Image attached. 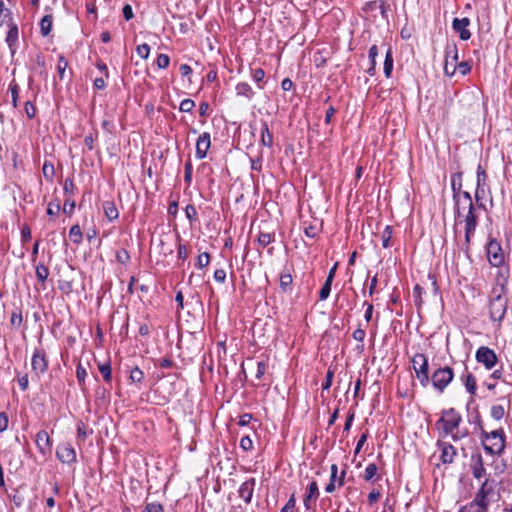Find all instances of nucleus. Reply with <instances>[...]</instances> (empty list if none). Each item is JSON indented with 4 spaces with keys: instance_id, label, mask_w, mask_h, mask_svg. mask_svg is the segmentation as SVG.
I'll return each mask as SVG.
<instances>
[{
    "instance_id": "nucleus-10",
    "label": "nucleus",
    "mask_w": 512,
    "mask_h": 512,
    "mask_svg": "<svg viewBox=\"0 0 512 512\" xmlns=\"http://www.w3.org/2000/svg\"><path fill=\"white\" fill-rule=\"evenodd\" d=\"M475 357L479 363L483 364L486 369L489 370L492 369L497 363L496 353L492 349L485 346L478 348Z\"/></svg>"
},
{
    "instance_id": "nucleus-36",
    "label": "nucleus",
    "mask_w": 512,
    "mask_h": 512,
    "mask_svg": "<svg viewBox=\"0 0 512 512\" xmlns=\"http://www.w3.org/2000/svg\"><path fill=\"white\" fill-rule=\"evenodd\" d=\"M392 238L391 226H386L381 234L382 246L388 248L390 246V240Z\"/></svg>"
},
{
    "instance_id": "nucleus-25",
    "label": "nucleus",
    "mask_w": 512,
    "mask_h": 512,
    "mask_svg": "<svg viewBox=\"0 0 512 512\" xmlns=\"http://www.w3.org/2000/svg\"><path fill=\"white\" fill-rule=\"evenodd\" d=\"M235 89H236L237 95L244 96V97H246L249 100L254 95V91L252 90V87L248 83H246V82L238 83L236 85Z\"/></svg>"
},
{
    "instance_id": "nucleus-16",
    "label": "nucleus",
    "mask_w": 512,
    "mask_h": 512,
    "mask_svg": "<svg viewBox=\"0 0 512 512\" xmlns=\"http://www.w3.org/2000/svg\"><path fill=\"white\" fill-rule=\"evenodd\" d=\"M255 485L256 480L254 478H249L248 480L243 482L239 487V497L242 498L246 504H249L252 500Z\"/></svg>"
},
{
    "instance_id": "nucleus-37",
    "label": "nucleus",
    "mask_w": 512,
    "mask_h": 512,
    "mask_svg": "<svg viewBox=\"0 0 512 512\" xmlns=\"http://www.w3.org/2000/svg\"><path fill=\"white\" fill-rule=\"evenodd\" d=\"M129 378L133 383H141L144 378V373L141 369L135 367L131 370Z\"/></svg>"
},
{
    "instance_id": "nucleus-26",
    "label": "nucleus",
    "mask_w": 512,
    "mask_h": 512,
    "mask_svg": "<svg viewBox=\"0 0 512 512\" xmlns=\"http://www.w3.org/2000/svg\"><path fill=\"white\" fill-rule=\"evenodd\" d=\"M494 488H495V481L491 480L489 478H486L485 481L481 484V486L477 492L480 493L481 495L485 496L486 498H488V496L493 493Z\"/></svg>"
},
{
    "instance_id": "nucleus-61",
    "label": "nucleus",
    "mask_w": 512,
    "mask_h": 512,
    "mask_svg": "<svg viewBox=\"0 0 512 512\" xmlns=\"http://www.w3.org/2000/svg\"><path fill=\"white\" fill-rule=\"evenodd\" d=\"M366 336V333H365V330L362 329V328H357L354 332H353V338L358 341V342H363L364 341V338Z\"/></svg>"
},
{
    "instance_id": "nucleus-15",
    "label": "nucleus",
    "mask_w": 512,
    "mask_h": 512,
    "mask_svg": "<svg viewBox=\"0 0 512 512\" xmlns=\"http://www.w3.org/2000/svg\"><path fill=\"white\" fill-rule=\"evenodd\" d=\"M5 24H7L9 28L5 41L10 49L11 55L13 56L16 52V44L18 41V27L12 22V20L6 21Z\"/></svg>"
},
{
    "instance_id": "nucleus-40",
    "label": "nucleus",
    "mask_w": 512,
    "mask_h": 512,
    "mask_svg": "<svg viewBox=\"0 0 512 512\" xmlns=\"http://www.w3.org/2000/svg\"><path fill=\"white\" fill-rule=\"evenodd\" d=\"M194 107H195V102L192 99L187 98V99H184L181 101L179 110L181 112L188 113V112H191Z\"/></svg>"
},
{
    "instance_id": "nucleus-43",
    "label": "nucleus",
    "mask_w": 512,
    "mask_h": 512,
    "mask_svg": "<svg viewBox=\"0 0 512 512\" xmlns=\"http://www.w3.org/2000/svg\"><path fill=\"white\" fill-rule=\"evenodd\" d=\"M209 262L210 256L208 253L204 252L197 257L196 266L198 268H204L209 264Z\"/></svg>"
},
{
    "instance_id": "nucleus-20",
    "label": "nucleus",
    "mask_w": 512,
    "mask_h": 512,
    "mask_svg": "<svg viewBox=\"0 0 512 512\" xmlns=\"http://www.w3.org/2000/svg\"><path fill=\"white\" fill-rule=\"evenodd\" d=\"M261 135H260V143L266 147H272L273 145V136L269 130L268 124L265 121L261 123Z\"/></svg>"
},
{
    "instance_id": "nucleus-30",
    "label": "nucleus",
    "mask_w": 512,
    "mask_h": 512,
    "mask_svg": "<svg viewBox=\"0 0 512 512\" xmlns=\"http://www.w3.org/2000/svg\"><path fill=\"white\" fill-rule=\"evenodd\" d=\"M69 237L75 244H80L82 242V231L79 225H73L69 231Z\"/></svg>"
},
{
    "instance_id": "nucleus-8",
    "label": "nucleus",
    "mask_w": 512,
    "mask_h": 512,
    "mask_svg": "<svg viewBox=\"0 0 512 512\" xmlns=\"http://www.w3.org/2000/svg\"><path fill=\"white\" fill-rule=\"evenodd\" d=\"M32 370L37 379L42 376L48 368V362L46 359V353L42 348H36L33 352L31 359Z\"/></svg>"
},
{
    "instance_id": "nucleus-34",
    "label": "nucleus",
    "mask_w": 512,
    "mask_h": 512,
    "mask_svg": "<svg viewBox=\"0 0 512 512\" xmlns=\"http://www.w3.org/2000/svg\"><path fill=\"white\" fill-rule=\"evenodd\" d=\"M331 277H327L325 283L323 284L320 292H319V298L320 300H326L331 292Z\"/></svg>"
},
{
    "instance_id": "nucleus-5",
    "label": "nucleus",
    "mask_w": 512,
    "mask_h": 512,
    "mask_svg": "<svg viewBox=\"0 0 512 512\" xmlns=\"http://www.w3.org/2000/svg\"><path fill=\"white\" fill-rule=\"evenodd\" d=\"M454 373L452 368L446 366L443 368H439L434 371L431 377L432 385L439 392H443L444 389L449 385V383L453 380Z\"/></svg>"
},
{
    "instance_id": "nucleus-1",
    "label": "nucleus",
    "mask_w": 512,
    "mask_h": 512,
    "mask_svg": "<svg viewBox=\"0 0 512 512\" xmlns=\"http://www.w3.org/2000/svg\"><path fill=\"white\" fill-rule=\"evenodd\" d=\"M454 210L456 214L455 223H465V250L467 252L477 226V216L471 195L462 194V196L458 197Z\"/></svg>"
},
{
    "instance_id": "nucleus-14",
    "label": "nucleus",
    "mask_w": 512,
    "mask_h": 512,
    "mask_svg": "<svg viewBox=\"0 0 512 512\" xmlns=\"http://www.w3.org/2000/svg\"><path fill=\"white\" fill-rule=\"evenodd\" d=\"M319 497V488L316 481H311L307 487V493L303 503L306 510H311Z\"/></svg>"
},
{
    "instance_id": "nucleus-4",
    "label": "nucleus",
    "mask_w": 512,
    "mask_h": 512,
    "mask_svg": "<svg viewBox=\"0 0 512 512\" xmlns=\"http://www.w3.org/2000/svg\"><path fill=\"white\" fill-rule=\"evenodd\" d=\"M483 438L485 440L491 441L490 445H484V449L486 452L490 454H499L504 450L505 440L504 433L502 430H494L490 433H483Z\"/></svg>"
},
{
    "instance_id": "nucleus-11",
    "label": "nucleus",
    "mask_w": 512,
    "mask_h": 512,
    "mask_svg": "<svg viewBox=\"0 0 512 512\" xmlns=\"http://www.w3.org/2000/svg\"><path fill=\"white\" fill-rule=\"evenodd\" d=\"M56 456L64 464H71L76 461V451L69 443L60 444L57 447Z\"/></svg>"
},
{
    "instance_id": "nucleus-29",
    "label": "nucleus",
    "mask_w": 512,
    "mask_h": 512,
    "mask_svg": "<svg viewBox=\"0 0 512 512\" xmlns=\"http://www.w3.org/2000/svg\"><path fill=\"white\" fill-rule=\"evenodd\" d=\"M98 369L103 376L105 382L110 383L112 381L111 365L109 362L99 363Z\"/></svg>"
},
{
    "instance_id": "nucleus-28",
    "label": "nucleus",
    "mask_w": 512,
    "mask_h": 512,
    "mask_svg": "<svg viewBox=\"0 0 512 512\" xmlns=\"http://www.w3.org/2000/svg\"><path fill=\"white\" fill-rule=\"evenodd\" d=\"M52 29V16L45 15L40 21V31L43 36H47Z\"/></svg>"
},
{
    "instance_id": "nucleus-39",
    "label": "nucleus",
    "mask_w": 512,
    "mask_h": 512,
    "mask_svg": "<svg viewBox=\"0 0 512 512\" xmlns=\"http://www.w3.org/2000/svg\"><path fill=\"white\" fill-rule=\"evenodd\" d=\"M377 471H378V468H377L376 464H374V463L368 464L365 468L364 479L366 481H370L377 474Z\"/></svg>"
},
{
    "instance_id": "nucleus-56",
    "label": "nucleus",
    "mask_w": 512,
    "mask_h": 512,
    "mask_svg": "<svg viewBox=\"0 0 512 512\" xmlns=\"http://www.w3.org/2000/svg\"><path fill=\"white\" fill-rule=\"evenodd\" d=\"M265 77V72L263 69H255L252 73V78L256 83H260Z\"/></svg>"
},
{
    "instance_id": "nucleus-35",
    "label": "nucleus",
    "mask_w": 512,
    "mask_h": 512,
    "mask_svg": "<svg viewBox=\"0 0 512 512\" xmlns=\"http://www.w3.org/2000/svg\"><path fill=\"white\" fill-rule=\"evenodd\" d=\"M292 284V276L290 273L282 272L280 275V287L283 291H287Z\"/></svg>"
},
{
    "instance_id": "nucleus-24",
    "label": "nucleus",
    "mask_w": 512,
    "mask_h": 512,
    "mask_svg": "<svg viewBox=\"0 0 512 512\" xmlns=\"http://www.w3.org/2000/svg\"><path fill=\"white\" fill-rule=\"evenodd\" d=\"M103 209H104L105 216L107 217V219L109 221H113L118 218L119 213H118V210L113 202H110V201L104 202Z\"/></svg>"
},
{
    "instance_id": "nucleus-55",
    "label": "nucleus",
    "mask_w": 512,
    "mask_h": 512,
    "mask_svg": "<svg viewBox=\"0 0 512 512\" xmlns=\"http://www.w3.org/2000/svg\"><path fill=\"white\" fill-rule=\"evenodd\" d=\"M63 190L66 194H73L75 190V184L72 179L67 178L64 182Z\"/></svg>"
},
{
    "instance_id": "nucleus-18",
    "label": "nucleus",
    "mask_w": 512,
    "mask_h": 512,
    "mask_svg": "<svg viewBox=\"0 0 512 512\" xmlns=\"http://www.w3.org/2000/svg\"><path fill=\"white\" fill-rule=\"evenodd\" d=\"M36 444L42 454L50 452L52 443L47 431L41 430L37 433Z\"/></svg>"
},
{
    "instance_id": "nucleus-62",
    "label": "nucleus",
    "mask_w": 512,
    "mask_h": 512,
    "mask_svg": "<svg viewBox=\"0 0 512 512\" xmlns=\"http://www.w3.org/2000/svg\"><path fill=\"white\" fill-rule=\"evenodd\" d=\"M214 279L219 283H223L226 279V272L223 269H217L214 272Z\"/></svg>"
},
{
    "instance_id": "nucleus-27",
    "label": "nucleus",
    "mask_w": 512,
    "mask_h": 512,
    "mask_svg": "<svg viewBox=\"0 0 512 512\" xmlns=\"http://www.w3.org/2000/svg\"><path fill=\"white\" fill-rule=\"evenodd\" d=\"M35 274L38 281L44 283L49 276V269L43 263H39L35 266Z\"/></svg>"
},
{
    "instance_id": "nucleus-51",
    "label": "nucleus",
    "mask_w": 512,
    "mask_h": 512,
    "mask_svg": "<svg viewBox=\"0 0 512 512\" xmlns=\"http://www.w3.org/2000/svg\"><path fill=\"white\" fill-rule=\"evenodd\" d=\"M24 110H25V113L28 118H30V119L34 118V116L36 114V107L34 106V104L32 102L27 101L25 103Z\"/></svg>"
},
{
    "instance_id": "nucleus-31",
    "label": "nucleus",
    "mask_w": 512,
    "mask_h": 512,
    "mask_svg": "<svg viewBox=\"0 0 512 512\" xmlns=\"http://www.w3.org/2000/svg\"><path fill=\"white\" fill-rule=\"evenodd\" d=\"M392 70H393V57H392L391 49H388V51L386 52L385 61H384V74L387 78H389L391 76Z\"/></svg>"
},
{
    "instance_id": "nucleus-64",
    "label": "nucleus",
    "mask_w": 512,
    "mask_h": 512,
    "mask_svg": "<svg viewBox=\"0 0 512 512\" xmlns=\"http://www.w3.org/2000/svg\"><path fill=\"white\" fill-rule=\"evenodd\" d=\"M60 210L59 203H49L47 208V214L50 216L56 215Z\"/></svg>"
},
{
    "instance_id": "nucleus-59",
    "label": "nucleus",
    "mask_w": 512,
    "mask_h": 512,
    "mask_svg": "<svg viewBox=\"0 0 512 512\" xmlns=\"http://www.w3.org/2000/svg\"><path fill=\"white\" fill-rule=\"evenodd\" d=\"M8 416L6 413H0V432H4L8 428Z\"/></svg>"
},
{
    "instance_id": "nucleus-19",
    "label": "nucleus",
    "mask_w": 512,
    "mask_h": 512,
    "mask_svg": "<svg viewBox=\"0 0 512 512\" xmlns=\"http://www.w3.org/2000/svg\"><path fill=\"white\" fill-rule=\"evenodd\" d=\"M451 188L453 191V200L454 205L457 204L458 197L462 196V194H470L467 191H462V177L460 173L453 174L451 177Z\"/></svg>"
},
{
    "instance_id": "nucleus-49",
    "label": "nucleus",
    "mask_w": 512,
    "mask_h": 512,
    "mask_svg": "<svg viewBox=\"0 0 512 512\" xmlns=\"http://www.w3.org/2000/svg\"><path fill=\"white\" fill-rule=\"evenodd\" d=\"M142 512H163V507L159 503H147Z\"/></svg>"
},
{
    "instance_id": "nucleus-22",
    "label": "nucleus",
    "mask_w": 512,
    "mask_h": 512,
    "mask_svg": "<svg viewBox=\"0 0 512 512\" xmlns=\"http://www.w3.org/2000/svg\"><path fill=\"white\" fill-rule=\"evenodd\" d=\"M472 474L474 478L480 479L486 475V469L483 464V460L481 456H478L477 459L474 461L472 467Z\"/></svg>"
},
{
    "instance_id": "nucleus-50",
    "label": "nucleus",
    "mask_w": 512,
    "mask_h": 512,
    "mask_svg": "<svg viewBox=\"0 0 512 512\" xmlns=\"http://www.w3.org/2000/svg\"><path fill=\"white\" fill-rule=\"evenodd\" d=\"M240 447L244 451H249L253 448V441L249 436H244L240 440Z\"/></svg>"
},
{
    "instance_id": "nucleus-60",
    "label": "nucleus",
    "mask_w": 512,
    "mask_h": 512,
    "mask_svg": "<svg viewBox=\"0 0 512 512\" xmlns=\"http://www.w3.org/2000/svg\"><path fill=\"white\" fill-rule=\"evenodd\" d=\"M122 12H123V17L125 18L126 21L131 20L133 18V16H134L132 7L129 4H126L123 7Z\"/></svg>"
},
{
    "instance_id": "nucleus-23",
    "label": "nucleus",
    "mask_w": 512,
    "mask_h": 512,
    "mask_svg": "<svg viewBox=\"0 0 512 512\" xmlns=\"http://www.w3.org/2000/svg\"><path fill=\"white\" fill-rule=\"evenodd\" d=\"M362 9L365 13L373 12L377 9H380L382 16L385 17V2L382 0L366 2Z\"/></svg>"
},
{
    "instance_id": "nucleus-38",
    "label": "nucleus",
    "mask_w": 512,
    "mask_h": 512,
    "mask_svg": "<svg viewBox=\"0 0 512 512\" xmlns=\"http://www.w3.org/2000/svg\"><path fill=\"white\" fill-rule=\"evenodd\" d=\"M505 415V409L502 405H493L491 408V417L495 420H501Z\"/></svg>"
},
{
    "instance_id": "nucleus-13",
    "label": "nucleus",
    "mask_w": 512,
    "mask_h": 512,
    "mask_svg": "<svg viewBox=\"0 0 512 512\" xmlns=\"http://www.w3.org/2000/svg\"><path fill=\"white\" fill-rule=\"evenodd\" d=\"M211 146L210 134L203 132L197 139L196 142V157L198 159H204Z\"/></svg>"
},
{
    "instance_id": "nucleus-52",
    "label": "nucleus",
    "mask_w": 512,
    "mask_h": 512,
    "mask_svg": "<svg viewBox=\"0 0 512 512\" xmlns=\"http://www.w3.org/2000/svg\"><path fill=\"white\" fill-rule=\"evenodd\" d=\"M192 172H193V168H192V164L191 162H186L185 163V173H184V180L187 184H190L191 183V179H192Z\"/></svg>"
},
{
    "instance_id": "nucleus-48",
    "label": "nucleus",
    "mask_w": 512,
    "mask_h": 512,
    "mask_svg": "<svg viewBox=\"0 0 512 512\" xmlns=\"http://www.w3.org/2000/svg\"><path fill=\"white\" fill-rule=\"evenodd\" d=\"M116 259L119 263L125 264L129 261L130 256L125 249H121L116 252Z\"/></svg>"
},
{
    "instance_id": "nucleus-53",
    "label": "nucleus",
    "mask_w": 512,
    "mask_h": 512,
    "mask_svg": "<svg viewBox=\"0 0 512 512\" xmlns=\"http://www.w3.org/2000/svg\"><path fill=\"white\" fill-rule=\"evenodd\" d=\"M185 215L190 221H194L197 215L196 208L193 205H187L185 207Z\"/></svg>"
},
{
    "instance_id": "nucleus-58",
    "label": "nucleus",
    "mask_w": 512,
    "mask_h": 512,
    "mask_svg": "<svg viewBox=\"0 0 512 512\" xmlns=\"http://www.w3.org/2000/svg\"><path fill=\"white\" fill-rule=\"evenodd\" d=\"M267 364L264 361H259L257 363V372L256 378L260 379L266 372Z\"/></svg>"
},
{
    "instance_id": "nucleus-33",
    "label": "nucleus",
    "mask_w": 512,
    "mask_h": 512,
    "mask_svg": "<svg viewBox=\"0 0 512 512\" xmlns=\"http://www.w3.org/2000/svg\"><path fill=\"white\" fill-rule=\"evenodd\" d=\"M274 241V233L261 231L258 235V243L266 247Z\"/></svg>"
},
{
    "instance_id": "nucleus-7",
    "label": "nucleus",
    "mask_w": 512,
    "mask_h": 512,
    "mask_svg": "<svg viewBox=\"0 0 512 512\" xmlns=\"http://www.w3.org/2000/svg\"><path fill=\"white\" fill-rule=\"evenodd\" d=\"M458 48L456 44H448L445 48L444 72L447 76H453L457 70Z\"/></svg>"
},
{
    "instance_id": "nucleus-44",
    "label": "nucleus",
    "mask_w": 512,
    "mask_h": 512,
    "mask_svg": "<svg viewBox=\"0 0 512 512\" xmlns=\"http://www.w3.org/2000/svg\"><path fill=\"white\" fill-rule=\"evenodd\" d=\"M137 54L143 58V59H147L149 57V54H150V46L146 43L144 44H141L139 46H137Z\"/></svg>"
},
{
    "instance_id": "nucleus-47",
    "label": "nucleus",
    "mask_w": 512,
    "mask_h": 512,
    "mask_svg": "<svg viewBox=\"0 0 512 512\" xmlns=\"http://www.w3.org/2000/svg\"><path fill=\"white\" fill-rule=\"evenodd\" d=\"M87 376V371L85 367H83L81 364L77 366L76 369V377L80 385H82L85 381V378Z\"/></svg>"
},
{
    "instance_id": "nucleus-41",
    "label": "nucleus",
    "mask_w": 512,
    "mask_h": 512,
    "mask_svg": "<svg viewBox=\"0 0 512 512\" xmlns=\"http://www.w3.org/2000/svg\"><path fill=\"white\" fill-rule=\"evenodd\" d=\"M170 63V58L167 54H159L156 59V65L159 69H165Z\"/></svg>"
},
{
    "instance_id": "nucleus-46",
    "label": "nucleus",
    "mask_w": 512,
    "mask_h": 512,
    "mask_svg": "<svg viewBox=\"0 0 512 512\" xmlns=\"http://www.w3.org/2000/svg\"><path fill=\"white\" fill-rule=\"evenodd\" d=\"M486 172L482 169L481 166L477 168V187H485L486 182Z\"/></svg>"
},
{
    "instance_id": "nucleus-42",
    "label": "nucleus",
    "mask_w": 512,
    "mask_h": 512,
    "mask_svg": "<svg viewBox=\"0 0 512 512\" xmlns=\"http://www.w3.org/2000/svg\"><path fill=\"white\" fill-rule=\"evenodd\" d=\"M0 17H1V25H4L6 21L12 20L11 13L8 9L4 8V3L0 0Z\"/></svg>"
},
{
    "instance_id": "nucleus-32",
    "label": "nucleus",
    "mask_w": 512,
    "mask_h": 512,
    "mask_svg": "<svg viewBox=\"0 0 512 512\" xmlns=\"http://www.w3.org/2000/svg\"><path fill=\"white\" fill-rule=\"evenodd\" d=\"M464 385L467 389V391L471 394V395H474L475 392H476V388H477V385H476V380H475V377L468 373L466 376H465V379H464Z\"/></svg>"
},
{
    "instance_id": "nucleus-3",
    "label": "nucleus",
    "mask_w": 512,
    "mask_h": 512,
    "mask_svg": "<svg viewBox=\"0 0 512 512\" xmlns=\"http://www.w3.org/2000/svg\"><path fill=\"white\" fill-rule=\"evenodd\" d=\"M412 366L420 384L423 387H426L430 382L428 373V358L422 353H417L412 358Z\"/></svg>"
},
{
    "instance_id": "nucleus-45",
    "label": "nucleus",
    "mask_w": 512,
    "mask_h": 512,
    "mask_svg": "<svg viewBox=\"0 0 512 512\" xmlns=\"http://www.w3.org/2000/svg\"><path fill=\"white\" fill-rule=\"evenodd\" d=\"M67 66H68V62L66 61V59L63 56H60L58 59V63H57V70H58V73H59L61 79L64 78V74H65V70H66Z\"/></svg>"
},
{
    "instance_id": "nucleus-17",
    "label": "nucleus",
    "mask_w": 512,
    "mask_h": 512,
    "mask_svg": "<svg viewBox=\"0 0 512 512\" xmlns=\"http://www.w3.org/2000/svg\"><path fill=\"white\" fill-rule=\"evenodd\" d=\"M438 447L441 451L440 459L444 464H450L454 461L457 454L453 445L445 442H439Z\"/></svg>"
},
{
    "instance_id": "nucleus-54",
    "label": "nucleus",
    "mask_w": 512,
    "mask_h": 512,
    "mask_svg": "<svg viewBox=\"0 0 512 512\" xmlns=\"http://www.w3.org/2000/svg\"><path fill=\"white\" fill-rule=\"evenodd\" d=\"M333 376H334V372L331 369H329L326 374V379L322 383L323 390H328L331 387Z\"/></svg>"
},
{
    "instance_id": "nucleus-57",
    "label": "nucleus",
    "mask_w": 512,
    "mask_h": 512,
    "mask_svg": "<svg viewBox=\"0 0 512 512\" xmlns=\"http://www.w3.org/2000/svg\"><path fill=\"white\" fill-rule=\"evenodd\" d=\"M9 89L11 91L12 96V103L14 106L17 105V99H18V85L15 83H11L9 86Z\"/></svg>"
},
{
    "instance_id": "nucleus-6",
    "label": "nucleus",
    "mask_w": 512,
    "mask_h": 512,
    "mask_svg": "<svg viewBox=\"0 0 512 512\" xmlns=\"http://www.w3.org/2000/svg\"><path fill=\"white\" fill-rule=\"evenodd\" d=\"M487 258L494 267H501L505 262V255L500 243L494 239L487 244Z\"/></svg>"
},
{
    "instance_id": "nucleus-9",
    "label": "nucleus",
    "mask_w": 512,
    "mask_h": 512,
    "mask_svg": "<svg viewBox=\"0 0 512 512\" xmlns=\"http://www.w3.org/2000/svg\"><path fill=\"white\" fill-rule=\"evenodd\" d=\"M507 300L505 297L498 295L490 301V317L493 321L500 322L506 313Z\"/></svg>"
},
{
    "instance_id": "nucleus-2",
    "label": "nucleus",
    "mask_w": 512,
    "mask_h": 512,
    "mask_svg": "<svg viewBox=\"0 0 512 512\" xmlns=\"http://www.w3.org/2000/svg\"><path fill=\"white\" fill-rule=\"evenodd\" d=\"M462 418L461 415L453 408L446 410L442 413L441 418L437 422L438 429H441L445 435H452L454 441L463 437L454 434V431L459 427Z\"/></svg>"
},
{
    "instance_id": "nucleus-21",
    "label": "nucleus",
    "mask_w": 512,
    "mask_h": 512,
    "mask_svg": "<svg viewBox=\"0 0 512 512\" xmlns=\"http://www.w3.org/2000/svg\"><path fill=\"white\" fill-rule=\"evenodd\" d=\"M489 504V499L477 492L473 501L470 502L469 509L476 506L478 507L477 509H481V511L486 512L488 510Z\"/></svg>"
},
{
    "instance_id": "nucleus-12",
    "label": "nucleus",
    "mask_w": 512,
    "mask_h": 512,
    "mask_svg": "<svg viewBox=\"0 0 512 512\" xmlns=\"http://www.w3.org/2000/svg\"><path fill=\"white\" fill-rule=\"evenodd\" d=\"M470 25L469 18H454L452 22L453 30L459 34L461 40H468L471 37V33L468 29Z\"/></svg>"
},
{
    "instance_id": "nucleus-63",
    "label": "nucleus",
    "mask_w": 512,
    "mask_h": 512,
    "mask_svg": "<svg viewBox=\"0 0 512 512\" xmlns=\"http://www.w3.org/2000/svg\"><path fill=\"white\" fill-rule=\"evenodd\" d=\"M43 174L46 178L51 177L54 174V166L45 162L43 165Z\"/></svg>"
}]
</instances>
